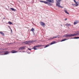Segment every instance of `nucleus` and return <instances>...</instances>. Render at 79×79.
<instances>
[{"label": "nucleus", "mask_w": 79, "mask_h": 79, "mask_svg": "<svg viewBox=\"0 0 79 79\" xmlns=\"http://www.w3.org/2000/svg\"><path fill=\"white\" fill-rule=\"evenodd\" d=\"M56 1L57 2V3H56V6H58V8H63V7L60 6V2L61 1V0H56Z\"/></svg>", "instance_id": "obj_1"}, {"label": "nucleus", "mask_w": 79, "mask_h": 79, "mask_svg": "<svg viewBox=\"0 0 79 79\" xmlns=\"http://www.w3.org/2000/svg\"><path fill=\"white\" fill-rule=\"evenodd\" d=\"M42 45H38L35 46H34L33 48V49H34V50H37V48H36V47H42Z\"/></svg>", "instance_id": "obj_2"}, {"label": "nucleus", "mask_w": 79, "mask_h": 79, "mask_svg": "<svg viewBox=\"0 0 79 79\" xmlns=\"http://www.w3.org/2000/svg\"><path fill=\"white\" fill-rule=\"evenodd\" d=\"M64 37H71V34H66L65 35H64L63 36Z\"/></svg>", "instance_id": "obj_3"}, {"label": "nucleus", "mask_w": 79, "mask_h": 79, "mask_svg": "<svg viewBox=\"0 0 79 79\" xmlns=\"http://www.w3.org/2000/svg\"><path fill=\"white\" fill-rule=\"evenodd\" d=\"M25 48H26V46H22V47H21L19 48V50H24V49H25Z\"/></svg>", "instance_id": "obj_4"}, {"label": "nucleus", "mask_w": 79, "mask_h": 79, "mask_svg": "<svg viewBox=\"0 0 79 79\" xmlns=\"http://www.w3.org/2000/svg\"><path fill=\"white\" fill-rule=\"evenodd\" d=\"M40 24L41 26H43V27H45V24L43 22H41L40 23Z\"/></svg>", "instance_id": "obj_5"}, {"label": "nucleus", "mask_w": 79, "mask_h": 79, "mask_svg": "<svg viewBox=\"0 0 79 79\" xmlns=\"http://www.w3.org/2000/svg\"><path fill=\"white\" fill-rule=\"evenodd\" d=\"M47 2H48L49 3H53L54 2V1L53 0H46Z\"/></svg>", "instance_id": "obj_6"}, {"label": "nucleus", "mask_w": 79, "mask_h": 79, "mask_svg": "<svg viewBox=\"0 0 79 79\" xmlns=\"http://www.w3.org/2000/svg\"><path fill=\"white\" fill-rule=\"evenodd\" d=\"M8 53H9V52H8V51H6V52H4V54H2L1 55H8Z\"/></svg>", "instance_id": "obj_7"}, {"label": "nucleus", "mask_w": 79, "mask_h": 79, "mask_svg": "<svg viewBox=\"0 0 79 79\" xmlns=\"http://www.w3.org/2000/svg\"><path fill=\"white\" fill-rule=\"evenodd\" d=\"M60 35H57L56 36H54L53 38L54 39H55V38H57V37H58V39L60 38Z\"/></svg>", "instance_id": "obj_8"}, {"label": "nucleus", "mask_w": 79, "mask_h": 79, "mask_svg": "<svg viewBox=\"0 0 79 79\" xmlns=\"http://www.w3.org/2000/svg\"><path fill=\"white\" fill-rule=\"evenodd\" d=\"M79 23V21H75L74 23V25H76V24H77V23Z\"/></svg>", "instance_id": "obj_9"}, {"label": "nucleus", "mask_w": 79, "mask_h": 79, "mask_svg": "<svg viewBox=\"0 0 79 79\" xmlns=\"http://www.w3.org/2000/svg\"><path fill=\"white\" fill-rule=\"evenodd\" d=\"M28 43H32V42H35V41H34V40H30L28 41Z\"/></svg>", "instance_id": "obj_10"}, {"label": "nucleus", "mask_w": 79, "mask_h": 79, "mask_svg": "<svg viewBox=\"0 0 79 79\" xmlns=\"http://www.w3.org/2000/svg\"><path fill=\"white\" fill-rule=\"evenodd\" d=\"M23 43H25V44H26V45H27V44H29V42L28 41H25Z\"/></svg>", "instance_id": "obj_11"}, {"label": "nucleus", "mask_w": 79, "mask_h": 79, "mask_svg": "<svg viewBox=\"0 0 79 79\" xmlns=\"http://www.w3.org/2000/svg\"><path fill=\"white\" fill-rule=\"evenodd\" d=\"M55 44V41H53L49 44V45H53V44Z\"/></svg>", "instance_id": "obj_12"}, {"label": "nucleus", "mask_w": 79, "mask_h": 79, "mask_svg": "<svg viewBox=\"0 0 79 79\" xmlns=\"http://www.w3.org/2000/svg\"><path fill=\"white\" fill-rule=\"evenodd\" d=\"M12 53H17V52L15 50H13L11 51Z\"/></svg>", "instance_id": "obj_13"}, {"label": "nucleus", "mask_w": 79, "mask_h": 79, "mask_svg": "<svg viewBox=\"0 0 79 79\" xmlns=\"http://www.w3.org/2000/svg\"><path fill=\"white\" fill-rule=\"evenodd\" d=\"M0 33L1 35H2L3 36H5V34H4V33L2 32H0Z\"/></svg>", "instance_id": "obj_14"}, {"label": "nucleus", "mask_w": 79, "mask_h": 79, "mask_svg": "<svg viewBox=\"0 0 79 79\" xmlns=\"http://www.w3.org/2000/svg\"><path fill=\"white\" fill-rule=\"evenodd\" d=\"M68 39H64L62 40L61 41H60V42H63V41H65V40H68Z\"/></svg>", "instance_id": "obj_15"}, {"label": "nucleus", "mask_w": 79, "mask_h": 79, "mask_svg": "<svg viewBox=\"0 0 79 79\" xmlns=\"http://www.w3.org/2000/svg\"><path fill=\"white\" fill-rule=\"evenodd\" d=\"M10 10H12V11H16V9H15L13 8H10Z\"/></svg>", "instance_id": "obj_16"}, {"label": "nucleus", "mask_w": 79, "mask_h": 79, "mask_svg": "<svg viewBox=\"0 0 79 79\" xmlns=\"http://www.w3.org/2000/svg\"><path fill=\"white\" fill-rule=\"evenodd\" d=\"M64 11L65 12V13H66L68 15H69V13H68V11H67V10H64Z\"/></svg>", "instance_id": "obj_17"}, {"label": "nucleus", "mask_w": 79, "mask_h": 79, "mask_svg": "<svg viewBox=\"0 0 79 79\" xmlns=\"http://www.w3.org/2000/svg\"><path fill=\"white\" fill-rule=\"evenodd\" d=\"M71 37H74L75 35V34H71Z\"/></svg>", "instance_id": "obj_18"}, {"label": "nucleus", "mask_w": 79, "mask_h": 79, "mask_svg": "<svg viewBox=\"0 0 79 79\" xmlns=\"http://www.w3.org/2000/svg\"><path fill=\"white\" fill-rule=\"evenodd\" d=\"M8 23H9V24H13V23H11V22H10V21H9L8 22Z\"/></svg>", "instance_id": "obj_19"}, {"label": "nucleus", "mask_w": 79, "mask_h": 79, "mask_svg": "<svg viewBox=\"0 0 79 79\" xmlns=\"http://www.w3.org/2000/svg\"><path fill=\"white\" fill-rule=\"evenodd\" d=\"M44 3L45 4H48V2L46 1H44Z\"/></svg>", "instance_id": "obj_20"}, {"label": "nucleus", "mask_w": 79, "mask_h": 79, "mask_svg": "<svg viewBox=\"0 0 79 79\" xmlns=\"http://www.w3.org/2000/svg\"><path fill=\"white\" fill-rule=\"evenodd\" d=\"M34 30H35V29H34V28H32L31 29V31H34Z\"/></svg>", "instance_id": "obj_21"}, {"label": "nucleus", "mask_w": 79, "mask_h": 79, "mask_svg": "<svg viewBox=\"0 0 79 79\" xmlns=\"http://www.w3.org/2000/svg\"><path fill=\"white\" fill-rule=\"evenodd\" d=\"M75 35H79V31L77 33L75 34Z\"/></svg>", "instance_id": "obj_22"}, {"label": "nucleus", "mask_w": 79, "mask_h": 79, "mask_svg": "<svg viewBox=\"0 0 79 79\" xmlns=\"http://www.w3.org/2000/svg\"><path fill=\"white\" fill-rule=\"evenodd\" d=\"M49 44H48L46 46L44 47V48H47V47H49Z\"/></svg>", "instance_id": "obj_23"}, {"label": "nucleus", "mask_w": 79, "mask_h": 79, "mask_svg": "<svg viewBox=\"0 0 79 79\" xmlns=\"http://www.w3.org/2000/svg\"><path fill=\"white\" fill-rule=\"evenodd\" d=\"M54 38H53V37L52 38L51 37L50 38H49V40H52V39H53Z\"/></svg>", "instance_id": "obj_24"}, {"label": "nucleus", "mask_w": 79, "mask_h": 79, "mask_svg": "<svg viewBox=\"0 0 79 79\" xmlns=\"http://www.w3.org/2000/svg\"><path fill=\"white\" fill-rule=\"evenodd\" d=\"M40 2H41L42 3H44V1H42V0H40Z\"/></svg>", "instance_id": "obj_25"}, {"label": "nucleus", "mask_w": 79, "mask_h": 79, "mask_svg": "<svg viewBox=\"0 0 79 79\" xmlns=\"http://www.w3.org/2000/svg\"><path fill=\"white\" fill-rule=\"evenodd\" d=\"M74 2H75V3H76V4H77V2H76V0H73Z\"/></svg>", "instance_id": "obj_26"}, {"label": "nucleus", "mask_w": 79, "mask_h": 79, "mask_svg": "<svg viewBox=\"0 0 79 79\" xmlns=\"http://www.w3.org/2000/svg\"><path fill=\"white\" fill-rule=\"evenodd\" d=\"M65 26H67V27H68V24H65Z\"/></svg>", "instance_id": "obj_27"}, {"label": "nucleus", "mask_w": 79, "mask_h": 79, "mask_svg": "<svg viewBox=\"0 0 79 79\" xmlns=\"http://www.w3.org/2000/svg\"><path fill=\"white\" fill-rule=\"evenodd\" d=\"M71 39H76V37H73V38H72Z\"/></svg>", "instance_id": "obj_28"}, {"label": "nucleus", "mask_w": 79, "mask_h": 79, "mask_svg": "<svg viewBox=\"0 0 79 79\" xmlns=\"http://www.w3.org/2000/svg\"><path fill=\"white\" fill-rule=\"evenodd\" d=\"M69 26H71V25L70 24H68V27H69Z\"/></svg>", "instance_id": "obj_29"}, {"label": "nucleus", "mask_w": 79, "mask_h": 79, "mask_svg": "<svg viewBox=\"0 0 79 79\" xmlns=\"http://www.w3.org/2000/svg\"><path fill=\"white\" fill-rule=\"evenodd\" d=\"M72 5L73 6H74V5H76V4H72Z\"/></svg>", "instance_id": "obj_30"}, {"label": "nucleus", "mask_w": 79, "mask_h": 79, "mask_svg": "<svg viewBox=\"0 0 79 79\" xmlns=\"http://www.w3.org/2000/svg\"><path fill=\"white\" fill-rule=\"evenodd\" d=\"M28 49L29 50H31V49L29 48H28Z\"/></svg>", "instance_id": "obj_31"}, {"label": "nucleus", "mask_w": 79, "mask_h": 79, "mask_svg": "<svg viewBox=\"0 0 79 79\" xmlns=\"http://www.w3.org/2000/svg\"><path fill=\"white\" fill-rule=\"evenodd\" d=\"M79 39V37H76V39Z\"/></svg>", "instance_id": "obj_32"}, {"label": "nucleus", "mask_w": 79, "mask_h": 79, "mask_svg": "<svg viewBox=\"0 0 79 79\" xmlns=\"http://www.w3.org/2000/svg\"><path fill=\"white\" fill-rule=\"evenodd\" d=\"M75 6H78V4H77V3L76 4V5H75Z\"/></svg>", "instance_id": "obj_33"}, {"label": "nucleus", "mask_w": 79, "mask_h": 79, "mask_svg": "<svg viewBox=\"0 0 79 79\" xmlns=\"http://www.w3.org/2000/svg\"><path fill=\"white\" fill-rule=\"evenodd\" d=\"M66 20H67V18L65 19L64 20L65 21H66Z\"/></svg>", "instance_id": "obj_34"}, {"label": "nucleus", "mask_w": 79, "mask_h": 79, "mask_svg": "<svg viewBox=\"0 0 79 79\" xmlns=\"http://www.w3.org/2000/svg\"><path fill=\"white\" fill-rule=\"evenodd\" d=\"M8 27H9V28H10V26H9Z\"/></svg>", "instance_id": "obj_35"}, {"label": "nucleus", "mask_w": 79, "mask_h": 79, "mask_svg": "<svg viewBox=\"0 0 79 79\" xmlns=\"http://www.w3.org/2000/svg\"><path fill=\"white\" fill-rule=\"evenodd\" d=\"M33 32L34 34H35V33H34V31H33Z\"/></svg>", "instance_id": "obj_36"}, {"label": "nucleus", "mask_w": 79, "mask_h": 79, "mask_svg": "<svg viewBox=\"0 0 79 79\" xmlns=\"http://www.w3.org/2000/svg\"><path fill=\"white\" fill-rule=\"evenodd\" d=\"M2 53V52L0 51V53Z\"/></svg>", "instance_id": "obj_37"}, {"label": "nucleus", "mask_w": 79, "mask_h": 79, "mask_svg": "<svg viewBox=\"0 0 79 79\" xmlns=\"http://www.w3.org/2000/svg\"><path fill=\"white\" fill-rule=\"evenodd\" d=\"M11 33H12V30H11Z\"/></svg>", "instance_id": "obj_38"}, {"label": "nucleus", "mask_w": 79, "mask_h": 79, "mask_svg": "<svg viewBox=\"0 0 79 79\" xmlns=\"http://www.w3.org/2000/svg\"><path fill=\"white\" fill-rule=\"evenodd\" d=\"M51 5V4H50V3L49 4V5Z\"/></svg>", "instance_id": "obj_39"}, {"label": "nucleus", "mask_w": 79, "mask_h": 79, "mask_svg": "<svg viewBox=\"0 0 79 79\" xmlns=\"http://www.w3.org/2000/svg\"><path fill=\"white\" fill-rule=\"evenodd\" d=\"M3 19H5V17H4V18H3Z\"/></svg>", "instance_id": "obj_40"}, {"label": "nucleus", "mask_w": 79, "mask_h": 79, "mask_svg": "<svg viewBox=\"0 0 79 79\" xmlns=\"http://www.w3.org/2000/svg\"><path fill=\"white\" fill-rule=\"evenodd\" d=\"M28 53V54H30V53H31V52H29Z\"/></svg>", "instance_id": "obj_41"}, {"label": "nucleus", "mask_w": 79, "mask_h": 79, "mask_svg": "<svg viewBox=\"0 0 79 79\" xmlns=\"http://www.w3.org/2000/svg\"><path fill=\"white\" fill-rule=\"evenodd\" d=\"M61 26H62V27H63V25H61Z\"/></svg>", "instance_id": "obj_42"}, {"label": "nucleus", "mask_w": 79, "mask_h": 79, "mask_svg": "<svg viewBox=\"0 0 79 79\" xmlns=\"http://www.w3.org/2000/svg\"><path fill=\"white\" fill-rule=\"evenodd\" d=\"M10 29L11 31V30H11V28H10Z\"/></svg>", "instance_id": "obj_43"}, {"label": "nucleus", "mask_w": 79, "mask_h": 79, "mask_svg": "<svg viewBox=\"0 0 79 79\" xmlns=\"http://www.w3.org/2000/svg\"><path fill=\"white\" fill-rule=\"evenodd\" d=\"M10 29L11 31V30H11V28H10Z\"/></svg>", "instance_id": "obj_44"}, {"label": "nucleus", "mask_w": 79, "mask_h": 79, "mask_svg": "<svg viewBox=\"0 0 79 79\" xmlns=\"http://www.w3.org/2000/svg\"><path fill=\"white\" fill-rule=\"evenodd\" d=\"M2 54H0V55H2Z\"/></svg>", "instance_id": "obj_45"}, {"label": "nucleus", "mask_w": 79, "mask_h": 79, "mask_svg": "<svg viewBox=\"0 0 79 79\" xmlns=\"http://www.w3.org/2000/svg\"><path fill=\"white\" fill-rule=\"evenodd\" d=\"M23 52H25L23 51Z\"/></svg>", "instance_id": "obj_46"}, {"label": "nucleus", "mask_w": 79, "mask_h": 79, "mask_svg": "<svg viewBox=\"0 0 79 79\" xmlns=\"http://www.w3.org/2000/svg\"><path fill=\"white\" fill-rule=\"evenodd\" d=\"M1 49H0V50H1Z\"/></svg>", "instance_id": "obj_47"}]
</instances>
